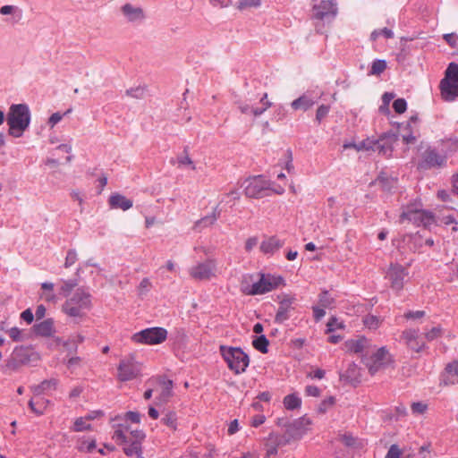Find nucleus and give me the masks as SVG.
I'll list each match as a JSON object with an SVG mask.
<instances>
[{"label": "nucleus", "instance_id": "1", "mask_svg": "<svg viewBox=\"0 0 458 458\" xmlns=\"http://www.w3.org/2000/svg\"><path fill=\"white\" fill-rule=\"evenodd\" d=\"M30 123V112L25 104H13L10 106L7 115L9 134L13 137H21Z\"/></svg>", "mask_w": 458, "mask_h": 458}, {"label": "nucleus", "instance_id": "2", "mask_svg": "<svg viewBox=\"0 0 458 458\" xmlns=\"http://www.w3.org/2000/svg\"><path fill=\"white\" fill-rule=\"evenodd\" d=\"M411 222L417 226L428 227L435 223V216L432 212L424 210L420 200L404 206L400 216V223Z\"/></svg>", "mask_w": 458, "mask_h": 458}, {"label": "nucleus", "instance_id": "3", "mask_svg": "<svg viewBox=\"0 0 458 458\" xmlns=\"http://www.w3.org/2000/svg\"><path fill=\"white\" fill-rule=\"evenodd\" d=\"M219 351L228 368L235 374H242L248 368L250 358L240 347L221 345Z\"/></svg>", "mask_w": 458, "mask_h": 458}, {"label": "nucleus", "instance_id": "4", "mask_svg": "<svg viewBox=\"0 0 458 458\" xmlns=\"http://www.w3.org/2000/svg\"><path fill=\"white\" fill-rule=\"evenodd\" d=\"M441 98L446 102H454L458 98V64H449L445 77L439 84Z\"/></svg>", "mask_w": 458, "mask_h": 458}, {"label": "nucleus", "instance_id": "5", "mask_svg": "<svg viewBox=\"0 0 458 458\" xmlns=\"http://www.w3.org/2000/svg\"><path fill=\"white\" fill-rule=\"evenodd\" d=\"M90 304V293L84 288H78L72 296L65 301L63 310L70 317H81L82 310L89 309Z\"/></svg>", "mask_w": 458, "mask_h": 458}, {"label": "nucleus", "instance_id": "6", "mask_svg": "<svg viewBox=\"0 0 458 458\" xmlns=\"http://www.w3.org/2000/svg\"><path fill=\"white\" fill-rule=\"evenodd\" d=\"M282 284H284V278L280 276L261 274L258 282L253 283L251 285L242 284V290L247 295H259L268 293Z\"/></svg>", "mask_w": 458, "mask_h": 458}, {"label": "nucleus", "instance_id": "7", "mask_svg": "<svg viewBox=\"0 0 458 458\" xmlns=\"http://www.w3.org/2000/svg\"><path fill=\"white\" fill-rule=\"evenodd\" d=\"M447 157L437 148L428 146L420 155L419 170L440 169L446 166Z\"/></svg>", "mask_w": 458, "mask_h": 458}, {"label": "nucleus", "instance_id": "8", "mask_svg": "<svg viewBox=\"0 0 458 458\" xmlns=\"http://www.w3.org/2000/svg\"><path fill=\"white\" fill-rule=\"evenodd\" d=\"M362 362L368 368L369 373L374 375L380 369L390 365L393 360L388 350L386 347H381L371 354L369 352L362 354Z\"/></svg>", "mask_w": 458, "mask_h": 458}, {"label": "nucleus", "instance_id": "9", "mask_svg": "<svg viewBox=\"0 0 458 458\" xmlns=\"http://www.w3.org/2000/svg\"><path fill=\"white\" fill-rule=\"evenodd\" d=\"M167 330L164 327H154L140 330L131 335V341L139 344L155 345L165 342Z\"/></svg>", "mask_w": 458, "mask_h": 458}, {"label": "nucleus", "instance_id": "10", "mask_svg": "<svg viewBox=\"0 0 458 458\" xmlns=\"http://www.w3.org/2000/svg\"><path fill=\"white\" fill-rule=\"evenodd\" d=\"M142 364L136 360L134 356L122 359L117 367V379L127 382L141 376Z\"/></svg>", "mask_w": 458, "mask_h": 458}, {"label": "nucleus", "instance_id": "11", "mask_svg": "<svg viewBox=\"0 0 458 458\" xmlns=\"http://www.w3.org/2000/svg\"><path fill=\"white\" fill-rule=\"evenodd\" d=\"M36 356L37 354L30 347H15L11 354V357L6 361L5 369L15 371L20 367L29 364L36 358Z\"/></svg>", "mask_w": 458, "mask_h": 458}, {"label": "nucleus", "instance_id": "12", "mask_svg": "<svg viewBox=\"0 0 458 458\" xmlns=\"http://www.w3.org/2000/svg\"><path fill=\"white\" fill-rule=\"evenodd\" d=\"M270 182L263 175L249 178L245 181L244 193L248 198L260 199L269 195Z\"/></svg>", "mask_w": 458, "mask_h": 458}, {"label": "nucleus", "instance_id": "13", "mask_svg": "<svg viewBox=\"0 0 458 458\" xmlns=\"http://www.w3.org/2000/svg\"><path fill=\"white\" fill-rule=\"evenodd\" d=\"M146 438L143 430L136 429L130 431L127 442L123 445V450L128 457L142 458V443Z\"/></svg>", "mask_w": 458, "mask_h": 458}, {"label": "nucleus", "instance_id": "14", "mask_svg": "<svg viewBox=\"0 0 458 458\" xmlns=\"http://www.w3.org/2000/svg\"><path fill=\"white\" fill-rule=\"evenodd\" d=\"M337 12L335 0H321L313 4L312 17L319 21H331L337 15Z\"/></svg>", "mask_w": 458, "mask_h": 458}, {"label": "nucleus", "instance_id": "15", "mask_svg": "<svg viewBox=\"0 0 458 458\" xmlns=\"http://www.w3.org/2000/svg\"><path fill=\"white\" fill-rule=\"evenodd\" d=\"M216 261L214 259H208L199 262L189 269L190 276L199 281L209 280L216 276Z\"/></svg>", "mask_w": 458, "mask_h": 458}, {"label": "nucleus", "instance_id": "16", "mask_svg": "<svg viewBox=\"0 0 458 458\" xmlns=\"http://www.w3.org/2000/svg\"><path fill=\"white\" fill-rule=\"evenodd\" d=\"M408 270L398 263L391 264L386 271V278L390 283V287L396 293L401 292L404 286Z\"/></svg>", "mask_w": 458, "mask_h": 458}, {"label": "nucleus", "instance_id": "17", "mask_svg": "<svg viewBox=\"0 0 458 458\" xmlns=\"http://www.w3.org/2000/svg\"><path fill=\"white\" fill-rule=\"evenodd\" d=\"M289 440L284 436L270 433L265 442L266 457L272 458L278 453V448L288 444Z\"/></svg>", "mask_w": 458, "mask_h": 458}, {"label": "nucleus", "instance_id": "18", "mask_svg": "<svg viewBox=\"0 0 458 458\" xmlns=\"http://www.w3.org/2000/svg\"><path fill=\"white\" fill-rule=\"evenodd\" d=\"M402 337L407 346L416 352H420L426 348L425 343L420 338L418 329H405L402 334Z\"/></svg>", "mask_w": 458, "mask_h": 458}, {"label": "nucleus", "instance_id": "19", "mask_svg": "<svg viewBox=\"0 0 458 458\" xmlns=\"http://www.w3.org/2000/svg\"><path fill=\"white\" fill-rule=\"evenodd\" d=\"M397 141V135L394 132H386L378 138L377 153L385 157H391L394 144Z\"/></svg>", "mask_w": 458, "mask_h": 458}, {"label": "nucleus", "instance_id": "20", "mask_svg": "<svg viewBox=\"0 0 458 458\" xmlns=\"http://www.w3.org/2000/svg\"><path fill=\"white\" fill-rule=\"evenodd\" d=\"M294 301L293 297L286 296L279 301V307L275 317L276 323L283 324L290 318V312L293 310Z\"/></svg>", "mask_w": 458, "mask_h": 458}, {"label": "nucleus", "instance_id": "21", "mask_svg": "<svg viewBox=\"0 0 458 458\" xmlns=\"http://www.w3.org/2000/svg\"><path fill=\"white\" fill-rule=\"evenodd\" d=\"M321 97H322V93L318 96L314 97L311 94H310L309 92H307V93L302 94L298 98L294 99L291 103V106L293 110L307 111L310 107H312L317 103L318 99H319Z\"/></svg>", "mask_w": 458, "mask_h": 458}, {"label": "nucleus", "instance_id": "22", "mask_svg": "<svg viewBox=\"0 0 458 458\" xmlns=\"http://www.w3.org/2000/svg\"><path fill=\"white\" fill-rule=\"evenodd\" d=\"M122 13L130 22H141L145 19L143 10L139 6L132 5L131 4H125L123 5Z\"/></svg>", "mask_w": 458, "mask_h": 458}, {"label": "nucleus", "instance_id": "23", "mask_svg": "<svg viewBox=\"0 0 458 458\" xmlns=\"http://www.w3.org/2000/svg\"><path fill=\"white\" fill-rule=\"evenodd\" d=\"M267 95V93L263 94L262 97H260L259 101L261 104L260 107H255L253 106H250L249 104H240L239 108L242 114H251L254 116H259L262 114L270 106L271 103L268 101H265Z\"/></svg>", "mask_w": 458, "mask_h": 458}, {"label": "nucleus", "instance_id": "24", "mask_svg": "<svg viewBox=\"0 0 458 458\" xmlns=\"http://www.w3.org/2000/svg\"><path fill=\"white\" fill-rule=\"evenodd\" d=\"M284 245V241L276 236H270L262 241L260 244V250L264 254L273 255Z\"/></svg>", "mask_w": 458, "mask_h": 458}, {"label": "nucleus", "instance_id": "25", "mask_svg": "<svg viewBox=\"0 0 458 458\" xmlns=\"http://www.w3.org/2000/svg\"><path fill=\"white\" fill-rule=\"evenodd\" d=\"M32 330L36 335L49 337L55 333L54 320L52 318H47L36 323L33 325Z\"/></svg>", "mask_w": 458, "mask_h": 458}, {"label": "nucleus", "instance_id": "26", "mask_svg": "<svg viewBox=\"0 0 458 458\" xmlns=\"http://www.w3.org/2000/svg\"><path fill=\"white\" fill-rule=\"evenodd\" d=\"M109 204L112 208H121L123 211L130 209L133 205L131 199L119 193H115L110 196Z\"/></svg>", "mask_w": 458, "mask_h": 458}, {"label": "nucleus", "instance_id": "27", "mask_svg": "<svg viewBox=\"0 0 458 458\" xmlns=\"http://www.w3.org/2000/svg\"><path fill=\"white\" fill-rule=\"evenodd\" d=\"M58 386V380L56 378H50L42 381L37 386H31V390L35 395H40L47 394L49 391L55 390Z\"/></svg>", "mask_w": 458, "mask_h": 458}, {"label": "nucleus", "instance_id": "28", "mask_svg": "<svg viewBox=\"0 0 458 458\" xmlns=\"http://www.w3.org/2000/svg\"><path fill=\"white\" fill-rule=\"evenodd\" d=\"M418 122L417 116H411L410 120L403 126V130L407 131L402 134L403 140L406 144H413L417 137L413 134V124H416Z\"/></svg>", "mask_w": 458, "mask_h": 458}, {"label": "nucleus", "instance_id": "29", "mask_svg": "<svg viewBox=\"0 0 458 458\" xmlns=\"http://www.w3.org/2000/svg\"><path fill=\"white\" fill-rule=\"evenodd\" d=\"M369 341L365 337L357 340H349L345 343L346 349L354 353L363 352L367 348Z\"/></svg>", "mask_w": 458, "mask_h": 458}, {"label": "nucleus", "instance_id": "30", "mask_svg": "<svg viewBox=\"0 0 458 458\" xmlns=\"http://www.w3.org/2000/svg\"><path fill=\"white\" fill-rule=\"evenodd\" d=\"M219 216H220V211L217 210V208H214L213 212L210 215H208V216L200 218L199 220H198L194 225V228L201 230L204 227L212 225L217 220Z\"/></svg>", "mask_w": 458, "mask_h": 458}, {"label": "nucleus", "instance_id": "31", "mask_svg": "<svg viewBox=\"0 0 458 458\" xmlns=\"http://www.w3.org/2000/svg\"><path fill=\"white\" fill-rule=\"evenodd\" d=\"M49 403L50 401L45 398H39L37 401L30 399L29 401V407L30 408L32 412H34L38 416H40L45 412Z\"/></svg>", "mask_w": 458, "mask_h": 458}, {"label": "nucleus", "instance_id": "32", "mask_svg": "<svg viewBox=\"0 0 458 458\" xmlns=\"http://www.w3.org/2000/svg\"><path fill=\"white\" fill-rule=\"evenodd\" d=\"M161 422L170 429H177V415L174 411H165L161 418Z\"/></svg>", "mask_w": 458, "mask_h": 458}, {"label": "nucleus", "instance_id": "33", "mask_svg": "<svg viewBox=\"0 0 458 458\" xmlns=\"http://www.w3.org/2000/svg\"><path fill=\"white\" fill-rule=\"evenodd\" d=\"M284 405L285 409L293 411L301 405V399L296 394H287L284 398Z\"/></svg>", "mask_w": 458, "mask_h": 458}, {"label": "nucleus", "instance_id": "34", "mask_svg": "<svg viewBox=\"0 0 458 458\" xmlns=\"http://www.w3.org/2000/svg\"><path fill=\"white\" fill-rule=\"evenodd\" d=\"M0 14L2 15H9L13 14L15 18L14 22L19 21L21 19L22 13L21 10L15 5H3L0 8Z\"/></svg>", "mask_w": 458, "mask_h": 458}, {"label": "nucleus", "instance_id": "35", "mask_svg": "<svg viewBox=\"0 0 458 458\" xmlns=\"http://www.w3.org/2000/svg\"><path fill=\"white\" fill-rule=\"evenodd\" d=\"M378 139L377 140H371L367 139L365 140H362L358 145H355V148L357 150H372L374 152H377V147H378Z\"/></svg>", "mask_w": 458, "mask_h": 458}, {"label": "nucleus", "instance_id": "36", "mask_svg": "<svg viewBox=\"0 0 458 458\" xmlns=\"http://www.w3.org/2000/svg\"><path fill=\"white\" fill-rule=\"evenodd\" d=\"M268 344L269 342L264 335L256 337L252 342L254 348L262 353H267L268 352Z\"/></svg>", "mask_w": 458, "mask_h": 458}, {"label": "nucleus", "instance_id": "37", "mask_svg": "<svg viewBox=\"0 0 458 458\" xmlns=\"http://www.w3.org/2000/svg\"><path fill=\"white\" fill-rule=\"evenodd\" d=\"M63 282L62 286L60 287V294L64 297H67L72 291L77 286L78 282L76 279H69V280H61Z\"/></svg>", "mask_w": 458, "mask_h": 458}, {"label": "nucleus", "instance_id": "38", "mask_svg": "<svg viewBox=\"0 0 458 458\" xmlns=\"http://www.w3.org/2000/svg\"><path fill=\"white\" fill-rule=\"evenodd\" d=\"M386 68V62L385 60L377 59L373 61L370 70L369 72V75H379L381 74Z\"/></svg>", "mask_w": 458, "mask_h": 458}, {"label": "nucleus", "instance_id": "39", "mask_svg": "<svg viewBox=\"0 0 458 458\" xmlns=\"http://www.w3.org/2000/svg\"><path fill=\"white\" fill-rule=\"evenodd\" d=\"M173 394V382L171 380L165 381L162 391L159 395L160 402H166Z\"/></svg>", "mask_w": 458, "mask_h": 458}, {"label": "nucleus", "instance_id": "40", "mask_svg": "<svg viewBox=\"0 0 458 458\" xmlns=\"http://www.w3.org/2000/svg\"><path fill=\"white\" fill-rule=\"evenodd\" d=\"M377 182L385 191H390L395 183L394 179H389L384 174H380L377 177Z\"/></svg>", "mask_w": 458, "mask_h": 458}, {"label": "nucleus", "instance_id": "41", "mask_svg": "<svg viewBox=\"0 0 458 458\" xmlns=\"http://www.w3.org/2000/svg\"><path fill=\"white\" fill-rule=\"evenodd\" d=\"M364 325L369 329H377L380 325V319L375 315H368L363 319Z\"/></svg>", "mask_w": 458, "mask_h": 458}, {"label": "nucleus", "instance_id": "42", "mask_svg": "<svg viewBox=\"0 0 458 458\" xmlns=\"http://www.w3.org/2000/svg\"><path fill=\"white\" fill-rule=\"evenodd\" d=\"M442 333L443 329L440 326L434 327L425 333V338L430 342L439 338L442 335Z\"/></svg>", "mask_w": 458, "mask_h": 458}, {"label": "nucleus", "instance_id": "43", "mask_svg": "<svg viewBox=\"0 0 458 458\" xmlns=\"http://www.w3.org/2000/svg\"><path fill=\"white\" fill-rule=\"evenodd\" d=\"M145 93L146 88L140 86L126 90V95L134 98H142L145 96Z\"/></svg>", "mask_w": 458, "mask_h": 458}, {"label": "nucleus", "instance_id": "44", "mask_svg": "<svg viewBox=\"0 0 458 458\" xmlns=\"http://www.w3.org/2000/svg\"><path fill=\"white\" fill-rule=\"evenodd\" d=\"M330 111V106L320 105L316 112V121L320 123L324 118H326Z\"/></svg>", "mask_w": 458, "mask_h": 458}, {"label": "nucleus", "instance_id": "45", "mask_svg": "<svg viewBox=\"0 0 458 458\" xmlns=\"http://www.w3.org/2000/svg\"><path fill=\"white\" fill-rule=\"evenodd\" d=\"M90 429V424L87 423L86 420L82 417L76 419L73 425L75 432H81Z\"/></svg>", "mask_w": 458, "mask_h": 458}, {"label": "nucleus", "instance_id": "46", "mask_svg": "<svg viewBox=\"0 0 458 458\" xmlns=\"http://www.w3.org/2000/svg\"><path fill=\"white\" fill-rule=\"evenodd\" d=\"M96 440H84L81 442V444L78 446V450L81 452H87L91 453L96 448Z\"/></svg>", "mask_w": 458, "mask_h": 458}, {"label": "nucleus", "instance_id": "47", "mask_svg": "<svg viewBox=\"0 0 458 458\" xmlns=\"http://www.w3.org/2000/svg\"><path fill=\"white\" fill-rule=\"evenodd\" d=\"M334 302V299L331 297L327 291H323L319 294V303L323 308L330 307Z\"/></svg>", "mask_w": 458, "mask_h": 458}, {"label": "nucleus", "instance_id": "48", "mask_svg": "<svg viewBox=\"0 0 458 458\" xmlns=\"http://www.w3.org/2000/svg\"><path fill=\"white\" fill-rule=\"evenodd\" d=\"M338 328H344V324L339 322L335 317H332L327 324V333L334 332Z\"/></svg>", "mask_w": 458, "mask_h": 458}, {"label": "nucleus", "instance_id": "49", "mask_svg": "<svg viewBox=\"0 0 458 458\" xmlns=\"http://www.w3.org/2000/svg\"><path fill=\"white\" fill-rule=\"evenodd\" d=\"M393 108L397 114H403L407 109V102L404 98H397L393 103Z\"/></svg>", "mask_w": 458, "mask_h": 458}, {"label": "nucleus", "instance_id": "50", "mask_svg": "<svg viewBox=\"0 0 458 458\" xmlns=\"http://www.w3.org/2000/svg\"><path fill=\"white\" fill-rule=\"evenodd\" d=\"M78 259L77 252L74 249H71L67 251V255L64 261V267H72Z\"/></svg>", "mask_w": 458, "mask_h": 458}, {"label": "nucleus", "instance_id": "51", "mask_svg": "<svg viewBox=\"0 0 458 458\" xmlns=\"http://www.w3.org/2000/svg\"><path fill=\"white\" fill-rule=\"evenodd\" d=\"M341 441L349 447H354L357 445L358 438L354 437L351 434H344L341 437Z\"/></svg>", "mask_w": 458, "mask_h": 458}, {"label": "nucleus", "instance_id": "52", "mask_svg": "<svg viewBox=\"0 0 458 458\" xmlns=\"http://www.w3.org/2000/svg\"><path fill=\"white\" fill-rule=\"evenodd\" d=\"M128 437L129 436H127L121 428L115 429L113 437V438L120 445H123L124 442H127Z\"/></svg>", "mask_w": 458, "mask_h": 458}, {"label": "nucleus", "instance_id": "53", "mask_svg": "<svg viewBox=\"0 0 458 458\" xmlns=\"http://www.w3.org/2000/svg\"><path fill=\"white\" fill-rule=\"evenodd\" d=\"M411 408L412 413L423 414L427 411L428 405L422 402H416L411 403Z\"/></svg>", "mask_w": 458, "mask_h": 458}, {"label": "nucleus", "instance_id": "54", "mask_svg": "<svg viewBox=\"0 0 458 458\" xmlns=\"http://www.w3.org/2000/svg\"><path fill=\"white\" fill-rule=\"evenodd\" d=\"M261 0H241L239 2V9L242 10L249 7H259Z\"/></svg>", "mask_w": 458, "mask_h": 458}, {"label": "nucleus", "instance_id": "55", "mask_svg": "<svg viewBox=\"0 0 458 458\" xmlns=\"http://www.w3.org/2000/svg\"><path fill=\"white\" fill-rule=\"evenodd\" d=\"M10 338H12V340L15 341V342H19V341H21L22 340V334H21V330L16 327H13L12 328H10L8 331H7Z\"/></svg>", "mask_w": 458, "mask_h": 458}, {"label": "nucleus", "instance_id": "56", "mask_svg": "<svg viewBox=\"0 0 458 458\" xmlns=\"http://www.w3.org/2000/svg\"><path fill=\"white\" fill-rule=\"evenodd\" d=\"M401 454H402V452H401L399 446L397 445L394 444L389 447L385 458H400Z\"/></svg>", "mask_w": 458, "mask_h": 458}, {"label": "nucleus", "instance_id": "57", "mask_svg": "<svg viewBox=\"0 0 458 458\" xmlns=\"http://www.w3.org/2000/svg\"><path fill=\"white\" fill-rule=\"evenodd\" d=\"M425 315H426V313L423 310H416V311L409 310L404 313V318L406 319H419V318H423Z\"/></svg>", "mask_w": 458, "mask_h": 458}, {"label": "nucleus", "instance_id": "58", "mask_svg": "<svg viewBox=\"0 0 458 458\" xmlns=\"http://www.w3.org/2000/svg\"><path fill=\"white\" fill-rule=\"evenodd\" d=\"M445 371L449 376L458 377V360L449 363L445 368Z\"/></svg>", "mask_w": 458, "mask_h": 458}, {"label": "nucleus", "instance_id": "59", "mask_svg": "<svg viewBox=\"0 0 458 458\" xmlns=\"http://www.w3.org/2000/svg\"><path fill=\"white\" fill-rule=\"evenodd\" d=\"M335 403V398L330 396L321 402L318 407V411L320 412H326L329 406H332Z\"/></svg>", "mask_w": 458, "mask_h": 458}, {"label": "nucleus", "instance_id": "60", "mask_svg": "<svg viewBox=\"0 0 458 458\" xmlns=\"http://www.w3.org/2000/svg\"><path fill=\"white\" fill-rule=\"evenodd\" d=\"M21 318L28 325L31 324L34 320V314L30 309H26L21 313Z\"/></svg>", "mask_w": 458, "mask_h": 458}, {"label": "nucleus", "instance_id": "61", "mask_svg": "<svg viewBox=\"0 0 458 458\" xmlns=\"http://www.w3.org/2000/svg\"><path fill=\"white\" fill-rule=\"evenodd\" d=\"M305 394L308 396L318 397L320 395V389L316 386L310 385L306 386Z\"/></svg>", "mask_w": 458, "mask_h": 458}, {"label": "nucleus", "instance_id": "62", "mask_svg": "<svg viewBox=\"0 0 458 458\" xmlns=\"http://www.w3.org/2000/svg\"><path fill=\"white\" fill-rule=\"evenodd\" d=\"M124 418L127 420L131 421L132 423H140V414L138 411H127L125 413Z\"/></svg>", "mask_w": 458, "mask_h": 458}, {"label": "nucleus", "instance_id": "63", "mask_svg": "<svg viewBox=\"0 0 458 458\" xmlns=\"http://www.w3.org/2000/svg\"><path fill=\"white\" fill-rule=\"evenodd\" d=\"M444 223L445 225H451V231L452 232H457L458 231V226H457V222L455 220V218L452 216H445L444 217Z\"/></svg>", "mask_w": 458, "mask_h": 458}, {"label": "nucleus", "instance_id": "64", "mask_svg": "<svg viewBox=\"0 0 458 458\" xmlns=\"http://www.w3.org/2000/svg\"><path fill=\"white\" fill-rule=\"evenodd\" d=\"M266 420V417L263 414H257L251 420V426L254 428H258L262 425Z\"/></svg>", "mask_w": 458, "mask_h": 458}]
</instances>
